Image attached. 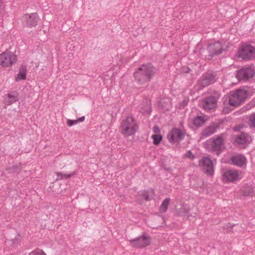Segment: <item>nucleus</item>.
Masks as SVG:
<instances>
[{"label": "nucleus", "mask_w": 255, "mask_h": 255, "mask_svg": "<svg viewBox=\"0 0 255 255\" xmlns=\"http://www.w3.org/2000/svg\"><path fill=\"white\" fill-rule=\"evenodd\" d=\"M190 71H191V69L188 67L185 66V67H183L182 68V73H188L190 72Z\"/></svg>", "instance_id": "72a5a7b5"}, {"label": "nucleus", "mask_w": 255, "mask_h": 255, "mask_svg": "<svg viewBox=\"0 0 255 255\" xmlns=\"http://www.w3.org/2000/svg\"><path fill=\"white\" fill-rule=\"evenodd\" d=\"M170 201V199L169 198H167L163 201L159 208L160 211L161 212L164 213L166 212L168 209V207L169 205Z\"/></svg>", "instance_id": "b1692460"}, {"label": "nucleus", "mask_w": 255, "mask_h": 255, "mask_svg": "<svg viewBox=\"0 0 255 255\" xmlns=\"http://www.w3.org/2000/svg\"><path fill=\"white\" fill-rule=\"evenodd\" d=\"M186 134L185 129L173 128L167 134V138L170 143H179L184 139Z\"/></svg>", "instance_id": "39448f33"}, {"label": "nucleus", "mask_w": 255, "mask_h": 255, "mask_svg": "<svg viewBox=\"0 0 255 255\" xmlns=\"http://www.w3.org/2000/svg\"><path fill=\"white\" fill-rule=\"evenodd\" d=\"M151 241L150 237L144 233L142 236L129 240L131 246L137 248H144L149 245Z\"/></svg>", "instance_id": "423d86ee"}, {"label": "nucleus", "mask_w": 255, "mask_h": 255, "mask_svg": "<svg viewBox=\"0 0 255 255\" xmlns=\"http://www.w3.org/2000/svg\"><path fill=\"white\" fill-rule=\"evenodd\" d=\"M184 157L186 158H188L190 159H193L195 158V156L193 155L191 150L187 151L185 154Z\"/></svg>", "instance_id": "c756f323"}, {"label": "nucleus", "mask_w": 255, "mask_h": 255, "mask_svg": "<svg viewBox=\"0 0 255 255\" xmlns=\"http://www.w3.org/2000/svg\"><path fill=\"white\" fill-rule=\"evenodd\" d=\"M16 61V56L11 52H3L0 54V65L3 67L12 65Z\"/></svg>", "instance_id": "0eeeda50"}, {"label": "nucleus", "mask_w": 255, "mask_h": 255, "mask_svg": "<svg viewBox=\"0 0 255 255\" xmlns=\"http://www.w3.org/2000/svg\"><path fill=\"white\" fill-rule=\"evenodd\" d=\"M242 195L243 196H248L254 193V187L251 185H245L242 187Z\"/></svg>", "instance_id": "412c9836"}, {"label": "nucleus", "mask_w": 255, "mask_h": 255, "mask_svg": "<svg viewBox=\"0 0 255 255\" xmlns=\"http://www.w3.org/2000/svg\"><path fill=\"white\" fill-rule=\"evenodd\" d=\"M250 138V136L247 133L243 132L237 136L236 142L239 145H245L249 141Z\"/></svg>", "instance_id": "a211bd4d"}, {"label": "nucleus", "mask_w": 255, "mask_h": 255, "mask_svg": "<svg viewBox=\"0 0 255 255\" xmlns=\"http://www.w3.org/2000/svg\"><path fill=\"white\" fill-rule=\"evenodd\" d=\"M138 129V126L131 117H128L122 121L120 129L121 133L125 136L134 135Z\"/></svg>", "instance_id": "f03ea898"}, {"label": "nucleus", "mask_w": 255, "mask_h": 255, "mask_svg": "<svg viewBox=\"0 0 255 255\" xmlns=\"http://www.w3.org/2000/svg\"><path fill=\"white\" fill-rule=\"evenodd\" d=\"M217 73L216 72L208 71L205 73L200 79L201 86L204 88L216 81Z\"/></svg>", "instance_id": "6e6552de"}, {"label": "nucleus", "mask_w": 255, "mask_h": 255, "mask_svg": "<svg viewBox=\"0 0 255 255\" xmlns=\"http://www.w3.org/2000/svg\"><path fill=\"white\" fill-rule=\"evenodd\" d=\"M217 99L213 96L206 97L203 101V107L205 110H210L217 106Z\"/></svg>", "instance_id": "4468645a"}, {"label": "nucleus", "mask_w": 255, "mask_h": 255, "mask_svg": "<svg viewBox=\"0 0 255 255\" xmlns=\"http://www.w3.org/2000/svg\"><path fill=\"white\" fill-rule=\"evenodd\" d=\"M238 53L243 60H250L255 57V47L250 44H244L238 49Z\"/></svg>", "instance_id": "20e7f679"}, {"label": "nucleus", "mask_w": 255, "mask_h": 255, "mask_svg": "<svg viewBox=\"0 0 255 255\" xmlns=\"http://www.w3.org/2000/svg\"><path fill=\"white\" fill-rule=\"evenodd\" d=\"M255 74L254 70L251 67L243 68L237 71L236 77L239 81H246L252 78Z\"/></svg>", "instance_id": "1a4fd4ad"}, {"label": "nucleus", "mask_w": 255, "mask_h": 255, "mask_svg": "<svg viewBox=\"0 0 255 255\" xmlns=\"http://www.w3.org/2000/svg\"><path fill=\"white\" fill-rule=\"evenodd\" d=\"M231 164L240 167H245L247 164V159L241 154H233L230 158Z\"/></svg>", "instance_id": "ddd939ff"}, {"label": "nucleus", "mask_w": 255, "mask_h": 255, "mask_svg": "<svg viewBox=\"0 0 255 255\" xmlns=\"http://www.w3.org/2000/svg\"><path fill=\"white\" fill-rule=\"evenodd\" d=\"M77 173V171H75L73 172H71L69 174H64L61 172H55V174L57 175V180H63L65 179H67L72 177L73 176L76 175Z\"/></svg>", "instance_id": "aec40b11"}, {"label": "nucleus", "mask_w": 255, "mask_h": 255, "mask_svg": "<svg viewBox=\"0 0 255 255\" xmlns=\"http://www.w3.org/2000/svg\"><path fill=\"white\" fill-rule=\"evenodd\" d=\"M187 104V102L184 101L183 103V106H186Z\"/></svg>", "instance_id": "58836bf2"}, {"label": "nucleus", "mask_w": 255, "mask_h": 255, "mask_svg": "<svg viewBox=\"0 0 255 255\" xmlns=\"http://www.w3.org/2000/svg\"><path fill=\"white\" fill-rule=\"evenodd\" d=\"M224 143V139L222 135L218 136L212 141L211 146L212 150L216 151L217 155H219L222 151V147Z\"/></svg>", "instance_id": "2eb2a0df"}, {"label": "nucleus", "mask_w": 255, "mask_h": 255, "mask_svg": "<svg viewBox=\"0 0 255 255\" xmlns=\"http://www.w3.org/2000/svg\"><path fill=\"white\" fill-rule=\"evenodd\" d=\"M184 124L183 122H180L179 123V127L180 129H184L183 127Z\"/></svg>", "instance_id": "4c0bfd02"}, {"label": "nucleus", "mask_w": 255, "mask_h": 255, "mask_svg": "<svg viewBox=\"0 0 255 255\" xmlns=\"http://www.w3.org/2000/svg\"><path fill=\"white\" fill-rule=\"evenodd\" d=\"M29 255H46L42 250L37 249L31 252Z\"/></svg>", "instance_id": "c85d7f7f"}, {"label": "nucleus", "mask_w": 255, "mask_h": 255, "mask_svg": "<svg viewBox=\"0 0 255 255\" xmlns=\"http://www.w3.org/2000/svg\"><path fill=\"white\" fill-rule=\"evenodd\" d=\"M254 107H255V101L253 100L246 106V108L247 110H250Z\"/></svg>", "instance_id": "2f4dec72"}, {"label": "nucleus", "mask_w": 255, "mask_h": 255, "mask_svg": "<svg viewBox=\"0 0 255 255\" xmlns=\"http://www.w3.org/2000/svg\"><path fill=\"white\" fill-rule=\"evenodd\" d=\"M249 96V92L244 89H237L230 93L229 103L233 107H238L244 103Z\"/></svg>", "instance_id": "7ed1b4c3"}, {"label": "nucleus", "mask_w": 255, "mask_h": 255, "mask_svg": "<svg viewBox=\"0 0 255 255\" xmlns=\"http://www.w3.org/2000/svg\"><path fill=\"white\" fill-rule=\"evenodd\" d=\"M248 124L251 128H255V113L250 115Z\"/></svg>", "instance_id": "bb28decb"}, {"label": "nucleus", "mask_w": 255, "mask_h": 255, "mask_svg": "<svg viewBox=\"0 0 255 255\" xmlns=\"http://www.w3.org/2000/svg\"><path fill=\"white\" fill-rule=\"evenodd\" d=\"M207 50L209 52V56L213 57L221 54L224 51L222 43L219 41H216L208 45Z\"/></svg>", "instance_id": "f8f14e48"}, {"label": "nucleus", "mask_w": 255, "mask_h": 255, "mask_svg": "<svg viewBox=\"0 0 255 255\" xmlns=\"http://www.w3.org/2000/svg\"><path fill=\"white\" fill-rule=\"evenodd\" d=\"M199 165L203 167V171L209 175H212L214 173L213 163L210 158L203 157L199 161Z\"/></svg>", "instance_id": "9d476101"}, {"label": "nucleus", "mask_w": 255, "mask_h": 255, "mask_svg": "<svg viewBox=\"0 0 255 255\" xmlns=\"http://www.w3.org/2000/svg\"><path fill=\"white\" fill-rule=\"evenodd\" d=\"M189 212V209L185 205H183L176 210V215L178 216H184Z\"/></svg>", "instance_id": "4be33fe9"}, {"label": "nucleus", "mask_w": 255, "mask_h": 255, "mask_svg": "<svg viewBox=\"0 0 255 255\" xmlns=\"http://www.w3.org/2000/svg\"><path fill=\"white\" fill-rule=\"evenodd\" d=\"M205 116H197L195 117L193 120V124L196 127H200L207 120Z\"/></svg>", "instance_id": "6ab92c4d"}, {"label": "nucleus", "mask_w": 255, "mask_h": 255, "mask_svg": "<svg viewBox=\"0 0 255 255\" xmlns=\"http://www.w3.org/2000/svg\"><path fill=\"white\" fill-rule=\"evenodd\" d=\"M6 170H7L9 173H19L21 171V168L18 166H13L6 169Z\"/></svg>", "instance_id": "cd10ccee"}, {"label": "nucleus", "mask_w": 255, "mask_h": 255, "mask_svg": "<svg viewBox=\"0 0 255 255\" xmlns=\"http://www.w3.org/2000/svg\"><path fill=\"white\" fill-rule=\"evenodd\" d=\"M23 24L27 27L36 26L39 20V18L36 13H26L23 16Z\"/></svg>", "instance_id": "9b49d317"}, {"label": "nucleus", "mask_w": 255, "mask_h": 255, "mask_svg": "<svg viewBox=\"0 0 255 255\" xmlns=\"http://www.w3.org/2000/svg\"><path fill=\"white\" fill-rule=\"evenodd\" d=\"M151 138L153 140V143L155 145H158L162 139V136L161 134H154L152 135Z\"/></svg>", "instance_id": "a878e982"}, {"label": "nucleus", "mask_w": 255, "mask_h": 255, "mask_svg": "<svg viewBox=\"0 0 255 255\" xmlns=\"http://www.w3.org/2000/svg\"><path fill=\"white\" fill-rule=\"evenodd\" d=\"M219 124L218 123H213L205 128L202 131V135L204 137H208L215 132L217 129L219 128Z\"/></svg>", "instance_id": "f3484780"}, {"label": "nucleus", "mask_w": 255, "mask_h": 255, "mask_svg": "<svg viewBox=\"0 0 255 255\" xmlns=\"http://www.w3.org/2000/svg\"><path fill=\"white\" fill-rule=\"evenodd\" d=\"M77 123H77V120H71L68 119L67 120V124L69 127H71L75 124H77Z\"/></svg>", "instance_id": "7c9ffc66"}, {"label": "nucleus", "mask_w": 255, "mask_h": 255, "mask_svg": "<svg viewBox=\"0 0 255 255\" xmlns=\"http://www.w3.org/2000/svg\"><path fill=\"white\" fill-rule=\"evenodd\" d=\"M7 99H6V104L7 105H10L13 103L18 101V99L17 96L12 95L11 94H8L7 95Z\"/></svg>", "instance_id": "393cba45"}, {"label": "nucleus", "mask_w": 255, "mask_h": 255, "mask_svg": "<svg viewBox=\"0 0 255 255\" xmlns=\"http://www.w3.org/2000/svg\"><path fill=\"white\" fill-rule=\"evenodd\" d=\"M85 120V117L84 116H83L79 119H78L77 120V123H78L79 122H82L84 121Z\"/></svg>", "instance_id": "e433bc0d"}, {"label": "nucleus", "mask_w": 255, "mask_h": 255, "mask_svg": "<svg viewBox=\"0 0 255 255\" xmlns=\"http://www.w3.org/2000/svg\"><path fill=\"white\" fill-rule=\"evenodd\" d=\"M156 68L151 63L142 64L135 70L133 73L135 81L139 85L149 82L154 76Z\"/></svg>", "instance_id": "f257e3e1"}, {"label": "nucleus", "mask_w": 255, "mask_h": 255, "mask_svg": "<svg viewBox=\"0 0 255 255\" xmlns=\"http://www.w3.org/2000/svg\"><path fill=\"white\" fill-rule=\"evenodd\" d=\"M142 197L143 199L146 201L150 200V198L149 196L148 193L147 192H144L142 194Z\"/></svg>", "instance_id": "473e14b6"}, {"label": "nucleus", "mask_w": 255, "mask_h": 255, "mask_svg": "<svg viewBox=\"0 0 255 255\" xmlns=\"http://www.w3.org/2000/svg\"><path fill=\"white\" fill-rule=\"evenodd\" d=\"M153 131L154 132L157 133L160 132V129L157 126H155L153 128Z\"/></svg>", "instance_id": "c9c22d12"}, {"label": "nucleus", "mask_w": 255, "mask_h": 255, "mask_svg": "<svg viewBox=\"0 0 255 255\" xmlns=\"http://www.w3.org/2000/svg\"><path fill=\"white\" fill-rule=\"evenodd\" d=\"M235 226V224H231L230 223H228V224L225 225L223 228L225 229H228L229 228H232L233 227Z\"/></svg>", "instance_id": "f704fd0d"}, {"label": "nucleus", "mask_w": 255, "mask_h": 255, "mask_svg": "<svg viewBox=\"0 0 255 255\" xmlns=\"http://www.w3.org/2000/svg\"><path fill=\"white\" fill-rule=\"evenodd\" d=\"M239 177V174L237 170H228L223 174V180L226 182H233L236 181Z\"/></svg>", "instance_id": "dca6fc26"}, {"label": "nucleus", "mask_w": 255, "mask_h": 255, "mask_svg": "<svg viewBox=\"0 0 255 255\" xmlns=\"http://www.w3.org/2000/svg\"><path fill=\"white\" fill-rule=\"evenodd\" d=\"M27 69L25 66H21L19 69L18 77L16 78V81L19 80H25L26 79V74Z\"/></svg>", "instance_id": "5701e85b"}]
</instances>
